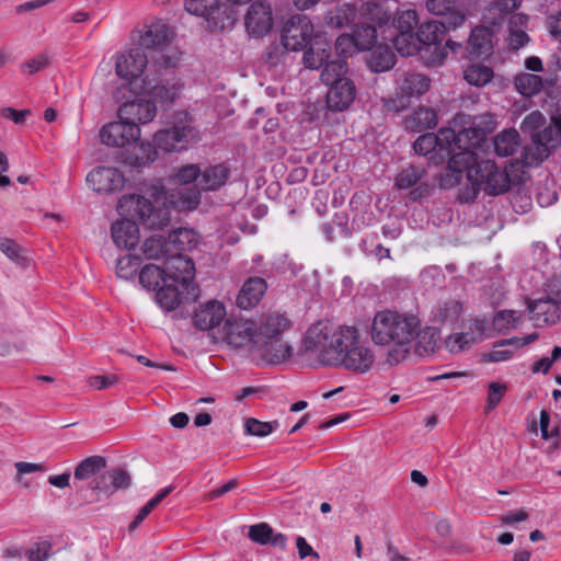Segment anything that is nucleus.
Instances as JSON below:
<instances>
[{
  "mask_svg": "<svg viewBox=\"0 0 561 561\" xmlns=\"http://www.w3.org/2000/svg\"><path fill=\"white\" fill-rule=\"evenodd\" d=\"M476 128H465L458 134L451 128H440L437 134L426 133L421 135L413 144L415 153L420 156L431 154L434 163H443L462 150L465 142L471 135H476Z\"/></svg>",
  "mask_w": 561,
  "mask_h": 561,
  "instance_id": "0eeeda50",
  "label": "nucleus"
},
{
  "mask_svg": "<svg viewBox=\"0 0 561 561\" xmlns=\"http://www.w3.org/2000/svg\"><path fill=\"white\" fill-rule=\"evenodd\" d=\"M483 354L482 362L484 363H502L512 359L515 353L511 350H496Z\"/></svg>",
  "mask_w": 561,
  "mask_h": 561,
  "instance_id": "338daca9",
  "label": "nucleus"
},
{
  "mask_svg": "<svg viewBox=\"0 0 561 561\" xmlns=\"http://www.w3.org/2000/svg\"><path fill=\"white\" fill-rule=\"evenodd\" d=\"M363 11L367 19L375 21L378 28L386 34H396L398 32H413L417 25V14L414 10H405L393 18L383 11L381 2H363Z\"/></svg>",
  "mask_w": 561,
  "mask_h": 561,
  "instance_id": "1a4fd4ad",
  "label": "nucleus"
},
{
  "mask_svg": "<svg viewBox=\"0 0 561 561\" xmlns=\"http://www.w3.org/2000/svg\"><path fill=\"white\" fill-rule=\"evenodd\" d=\"M425 176V170L420 167L409 165L401 170L396 176V187L398 190H410L409 198L419 201L430 195L432 186L426 182H422Z\"/></svg>",
  "mask_w": 561,
  "mask_h": 561,
  "instance_id": "4468645a",
  "label": "nucleus"
},
{
  "mask_svg": "<svg viewBox=\"0 0 561 561\" xmlns=\"http://www.w3.org/2000/svg\"><path fill=\"white\" fill-rule=\"evenodd\" d=\"M313 26L305 14L293 15L282 31V44L287 50L298 51L313 41Z\"/></svg>",
  "mask_w": 561,
  "mask_h": 561,
  "instance_id": "9d476101",
  "label": "nucleus"
},
{
  "mask_svg": "<svg viewBox=\"0 0 561 561\" xmlns=\"http://www.w3.org/2000/svg\"><path fill=\"white\" fill-rule=\"evenodd\" d=\"M30 114L31 112L28 110H15L13 107H3L0 110L2 117L12 121L16 125L23 124Z\"/></svg>",
  "mask_w": 561,
  "mask_h": 561,
  "instance_id": "774afa93",
  "label": "nucleus"
},
{
  "mask_svg": "<svg viewBox=\"0 0 561 561\" xmlns=\"http://www.w3.org/2000/svg\"><path fill=\"white\" fill-rule=\"evenodd\" d=\"M267 289V284L262 277H250L241 287L237 297V305L243 310L254 308Z\"/></svg>",
  "mask_w": 561,
  "mask_h": 561,
  "instance_id": "393cba45",
  "label": "nucleus"
},
{
  "mask_svg": "<svg viewBox=\"0 0 561 561\" xmlns=\"http://www.w3.org/2000/svg\"><path fill=\"white\" fill-rule=\"evenodd\" d=\"M240 2H213L201 12L211 31L225 30L234 23V11L232 5Z\"/></svg>",
  "mask_w": 561,
  "mask_h": 561,
  "instance_id": "5701e85b",
  "label": "nucleus"
},
{
  "mask_svg": "<svg viewBox=\"0 0 561 561\" xmlns=\"http://www.w3.org/2000/svg\"><path fill=\"white\" fill-rule=\"evenodd\" d=\"M168 264V278L171 282L187 287L195 275V264L193 260L183 253L171 252L165 260Z\"/></svg>",
  "mask_w": 561,
  "mask_h": 561,
  "instance_id": "aec40b11",
  "label": "nucleus"
},
{
  "mask_svg": "<svg viewBox=\"0 0 561 561\" xmlns=\"http://www.w3.org/2000/svg\"><path fill=\"white\" fill-rule=\"evenodd\" d=\"M226 316L225 305L217 300H210L195 311L193 321L196 328L208 331L220 325Z\"/></svg>",
  "mask_w": 561,
  "mask_h": 561,
  "instance_id": "b1692460",
  "label": "nucleus"
},
{
  "mask_svg": "<svg viewBox=\"0 0 561 561\" xmlns=\"http://www.w3.org/2000/svg\"><path fill=\"white\" fill-rule=\"evenodd\" d=\"M420 325L421 319L412 312L385 309L374 314L367 333L376 346L388 347L386 362L394 366L410 356Z\"/></svg>",
  "mask_w": 561,
  "mask_h": 561,
  "instance_id": "7ed1b4c3",
  "label": "nucleus"
},
{
  "mask_svg": "<svg viewBox=\"0 0 561 561\" xmlns=\"http://www.w3.org/2000/svg\"><path fill=\"white\" fill-rule=\"evenodd\" d=\"M461 311L462 306L460 302L455 300L445 301L433 308L432 321L442 324H451L459 319Z\"/></svg>",
  "mask_w": 561,
  "mask_h": 561,
  "instance_id": "37998d69",
  "label": "nucleus"
},
{
  "mask_svg": "<svg viewBox=\"0 0 561 561\" xmlns=\"http://www.w3.org/2000/svg\"><path fill=\"white\" fill-rule=\"evenodd\" d=\"M381 38L385 42L392 43L397 51L403 57L414 56L420 51H424L419 32H398L396 34H386V31H382Z\"/></svg>",
  "mask_w": 561,
  "mask_h": 561,
  "instance_id": "a878e982",
  "label": "nucleus"
},
{
  "mask_svg": "<svg viewBox=\"0 0 561 561\" xmlns=\"http://www.w3.org/2000/svg\"><path fill=\"white\" fill-rule=\"evenodd\" d=\"M440 342V332L435 327L421 325L417 329L414 340V352L416 355L424 357L434 354Z\"/></svg>",
  "mask_w": 561,
  "mask_h": 561,
  "instance_id": "c85d7f7f",
  "label": "nucleus"
},
{
  "mask_svg": "<svg viewBox=\"0 0 561 561\" xmlns=\"http://www.w3.org/2000/svg\"><path fill=\"white\" fill-rule=\"evenodd\" d=\"M357 14L356 2H343L334 9L329 10L324 21L329 27L341 28L355 21Z\"/></svg>",
  "mask_w": 561,
  "mask_h": 561,
  "instance_id": "473e14b6",
  "label": "nucleus"
},
{
  "mask_svg": "<svg viewBox=\"0 0 561 561\" xmlns=\"http://www.w3.org/2000/svg\"><path fill=\"white\" fill-rule=\"evenodd\" d=\"M18 474L15 477V481L23 484L24 488H28L27 482H22V476L34 473V472H44L46 470V467L43 463H33V462H25V461H19L14 465Z\"/></svg>",
  "mask_w": 561,
  "mask_h": 561,
  "instance_id": "680f3d73",
  "label": "nucleus"
},
{
  "mask_svg": "<svg viewBox=\"0 0 561 561\" xmlns=\"http://www.w3.org/2000/svg\"><path fill=\"white\" fill-rule=\"evenodd\" d=\"M538 339V334L537 333H531V334H528L524 337H517V336H514V337H511V339H505V340H501V341H497L494 343V347L495 348H499V347H504V346H516V347H523V346H526L530 343H533L534 341H536Z\"/></svg>",
  "mask_w": 561,
  "mask_h": 561,
  "instance_id": "69168bd1",
  "label": "nucleus"
},
{
  "mask_svg": "<svg viewBox=\"0 0 561 561\" xmlns=\"http://www.w3.org/2000/svg\"><path fill=\"white\" fill-rule=\"evenodd\" d=\"M157 148L156 144L141 142L127 153L124 161L131 168L146 167L157 159Z\"/></svg>",
  "mask_w": 561,
  "mask_h": 561,
  "instance_id": "c9c22d12",
  "label": "nucleus"
},
{
  "mask_svg": "<svg viewBox=\"0 0 561 561\" xmlns=\"http://www.w3.org/2000/svg\"><path fill=\"white\" fill-rule=\"evenodd\" d=\"M147 65L148 57L144 49L135 47L116 57L115 71L128 84H137L138 81L141 82V79H144L142 75Z\"/></svg>",
  "mask_w": 561,
  "mask_h": 561,
  "instance_id": "9b49d317",
  "label": "nucleus"
},
{
  "mask_svg": "<svg viewBox=\"0 0 561 561\" xmlns=\"http://www.w3.org/2000/svg\"><path fill=\"white\" fill-rule=\"evenodd\" d=\"M430 79L421 73L407 72L399 80V89L403 96H420L427 92Z\"/></svg>",
  "mask_w": 561,
  "mask_h": 561,
  "instance_id": "72a5a7b5",
  "label": "nucleus"
},
{
  "mask_svg": "<svg viewBox=\"0 0 561 561\" xmlns=\"http://www.w3.org/2000/svg\"><path fill=\"white\" fill-rule=\"evenodd\" d=\"M320 79L325 84H334L341 80H344L343 75L347 71V62L343 58H336L334 60L327 59L321 68Z\"/></svg>",
  "mask_w": 561,
  "mask_h": 561,
  "instance_id": "a18cd8bd",
  "label": "nucleus"
},
{
  "mask_svg": "<svg viewBox=\"0 0 561 561\" xmlns=\"http://www.w3.org/2000/svg\"><path fill=\"white\" fill-rule=\"evenodd\" d=\"M291 325L285 312L266 313L256 327L254 346L270 364H279L291 356V346L283 341V335Z\"/></svg>",
  "mask_w": 561,
  "mask_h": 561,
  "instance_id": "423d86ee",
  "label": "nucleus"
},
{
  "mask_svg": "<svg viewBox=\"0 0 561 561\" xmlns=\"http://www.w3.org/2000/svg\"><path fill=\"white\" fill-rule=\"evenodd\" d=\"M106 467V460L102 456H90L78 463L75 469V480L83 481L93 478Z\"/></svg>",
  "mask_w": 561,
  "mask_h": 561,
  "instance_id": "c03bdc74",
  "label": "nucleus"
},
{
  "mask_svg": "<svg viewBox=\"0 0 561 561\" xmlns=\"http://www.w3.org/2000/svg\"><path fill=\"white\" fill-rule=\"evenodd\" d=\"M179 285L174 282H165L156 290V302L165 311L175 310L181 302V291Z\"/></svg>",
  "mask_w": 561,
  "mask_h": 561,
  "instance_id": "f704fd0d",
  "label": "nucleus"
},
{
  "mask_svg": "<svg viewBox=\"0 0 561 561\" xmlns=\"http://www.w3.org/2000/svg\"><path fill=\"white\" fill-rule=\"evenodd\" d=\"M101 141L114 148L125 147L140 138V128L126 119L105 124L100 130Z\"/></svg>",
  "mask_w": 561,
  "mask_h": 561,
  "instance_id": "f8f14e48",
  "label": "nucleus"
},
{
  "mask_svg": "<svg viewBox=\"0 0 561 561\" xmlns=\"http://www.w3.org/2000/svg\"><path fill=\"white\" fill-rule=\"evenodd\" d=\"M87 182L95 192L110 194L122 190L126 180L117 168L102 165L88 173Z\"/></svg>",
  "mask_w": 561,
  "mask_h": 561,
  "instance_id": "ddd939ff",
  "label": "nucleus"
},
{
  "mask_svg": "<svg viewBox=\"0 0 561 561\" xmlns=\"http://www.w3.org/2000/svg\"><path fill=\"white\" fill-rule=\"evenodd\" d=\"M131 479L127 471L122 469H113L107 471L106 474L101 477L92 490L103 491L106 494H113L114 492L127 489L130 485Z\"/></svg>",
  "mask_w": 561,
  "mask_h": 561,
  "instance_id": "7c9ffc66",
  "label": "nucleus"
},
{
  "mask_svg": "<svg viewBox=\"0 0 561 561\" xmlns=\"http://www.w3.org/2000/svg\"><path fill=\"white\" fill-rule=\"evenodd\" d=\"M173 32L168 24L162 21L152 22L145 25L139 31V45L147 49L162 50L172 41Z\"/></svg>",
  "mask_w": 561,
  "mask_h": 561,
  "instance_id": "6ab92c4d",
  "label": "nucleus"
},
{
  "mask_svg": "<svg viewBox=\"0 0 561 561\" xmlns=\"http://www.w3.org/2000/svg\"><path fill=\"white\" fill-rule=\"evenodd\" d=\"M396 65V55L387 44H379L373 49L368 66L374 72L390 70Z\"/></svg>",
  "mask_w": 561,
  "mask_h": 561,
  "instance_id": "4c0bfd02",
  "label": "nucleus"
},
{
  "mask_svg": "<svg viewBox=\"0 0 561 561\" xmlns=\"http://www.w3.org/2000/svg\"><path fill=\"white\" fill-rule=\"evenodd\" d=\"M256 324L251 320H226L222 339L232 347L254 345Z\"/></svg>",
  "mask_w": 561,
  "mask_h": 561,
  "instance_id": "a211bd4d",
  "label": "nucleus"
},
{
  "mask_svg": "<svg viewBox=\"0 0 561 561\" xmlns=\"http://www.w3.org/2000/svg\"><path fill=\"white\" fill-rule=\"evenodd\" d=\"M456 2H425L428 12L440 18V20L427 21L420 25L417 32L425 53H431L427 59L430 65H440L446 58L445 48L442 42L448 30L461 25L465 13L456 8Z\"/></svg>",
  "mask_w": 561,
  "mask_h": 561,
  "instance_id": "39448f33",
  "label": "nucleus"
},
{
  "mask_svg": "<svg viewBox=\"0 0 561 561\" xmlns=\"http://www.w3.org/2000/svg\"><path fill=\"white\" fill-rule=\"evenodd\" d=\"M408 128L414 131L433 129L437 125V115L434 110L425 106L417 107L407 121Z\"/></svg>",
  "mask_w": 561,
  "mask_h": 561,
  "instance_id": "79ce46f5",
  "label": "nucleus"
},
{
  "mask_svg": "<svg viewBox=\"0 0 561 561\" xmlns=\"http://www.w3.org/2000/svg\"><path fill=\"white\" fill-rule=\"evenodd\" d=\"M49 65V58L45 54H39L22 65V70L27 75L36 73Z\"/></svg>",
  "mask_w": 561,
  "mask_h": 561,
  "instance_id": "e2e57ef3",
  "label": "nucleus"
},
{
  "mask_svg": "<svg viewBox=\"0 0 561 561\" xmlns=\"http://www.w3.org/2000/svg\"><path fill=\"white\" fill-rule=\"evenodd\" d=\"M0 251L16 265L26 266L28 264L23 248L13 239L0 238Z\"/></svg>",
  "mask_w": 561,
  "mask_h": 561,
  "instance_id": "3c124183",
  "label": "nucleus"
},
{
  "mask_svg": "<svg viewBox=\"0 0 561 561\" xmlns=\"http://www.w3.org/2000/svg\"><path fill=\"white\" fill-rule=\"evenodd\" d=\"M157 115V105L151 100L136 96L133 101L123 103L118 107L117 116L130 124L145 125L150 123Z\"/></svg>",
  "mask_w": 561,
  "mask_h": 561,
  "instance_id": "dca6fc26",
  "label": "nucleus"
},
{
  "mask_svg": "<svg viewBox=\"0 0 561 561\" xmlns=\"http://www.w3.org/2000/svg\"><path fill=\"white\" fill-rule=\"evenodd\" d=\"M141 263V260L137 255L131 254H124L117 259L116 262V275L119 278L129 280L134 279L139 265Z\"/></svg>",
  "mask_w": 561,
  "mask_h": 561,
  "instance_id": "09e8293b",
  "label": "nucleus"
},
{
  "mask_svg": "<svg viewBox=\"0 0 561 561\" xmlns=\"http://www.w3.org/2000/svg\"><path fill=\"white\" fill-rule=\"evenodd\" d=\"M118 214L124 217L112 224L111 234L114 243L121 249H133L139 242V228L137 221L149 229H163L169 217L141 195L129 194L119 198Z\"/></svg>",
  "mask_w": 561,
  "mask_h": 561,
  "instance_id": "20e7f679",
  "label": "nucleus"
},
{
  "mask_svg": "<svg viewBox=\"0 0 561 561\" xmlns=\"http://www.w3.org/2000/svg\"><path fill=\"white\" fill-rule=\"evenodd\" d=\"M506 390L507 387L504 383L496 381L489 383L485 413L493 411L501 403Z\"/></svg>",
  "mask_w": 561,
  "mask_h": 561,
  "instance_id": "13d9d810",
  "label": "nucleus"
},
{
  "mask_svg": "<svg viewBox=\"0 0 561 561\" xmlns=\"http://www.w3.org/2000/svg\"><path fill=\"white\" fill-rule=\"evenodd\" d=\"M301 350L320 366L343 368L354 374H367L375 364L374 351L354 325H340L332 332L328 324L317 322L307 330Z\"/></svg>",
  "mask_w": 561,
  "mask_h": 561,
  "instance_id": "f257e3e1",
  "label": "nucleus"
},
{
  "mask_svg": "<svg viewBox=\"0 0 561 561\" xmlns=\"http://www.w3.org/2000/svg\"><path fill=\"white\" fill-rule=\"evenodd\" d=\"M550 154V148L545 144L535 141L531 137V145L524 148L523 162L528 167H537Z\"/></svg>",
  "mask_w": 561,
  "mask_h": 561,
  "instance_id": "49530a36",
  "label": "nucleus"
},
{
  "mask_svg": "<svg viewBox=\"0 0 561 561\" xmlns=\"http://www.w3.org/2000/svg\"><path fill=\"white\" fill-rule=\"evenodd\" d=\"M327 105L329 110L343 112L350 107L356 96V88L352 80L344 79L334 84H329Z\"/></svg>",
  "mask_w": 561,
  "mask_h": 561,
  "instance_id": "4be33fe9",
  "label": "nucleus"
},
{
  "mask_svg": "<svg viewBox=\"0 0 561 561\" xmlns=\"http://www.w3.org/2000/svg\"><path fill=\"white\" fill-rule=\"evenodd\" d=\"M528 311L530 320L538 328L554 324L560 319V307L551 297L529 301Z\"/></svg>",
  "mask_w": 561,
  "mask_h": 561,
  "instance_id": "412c9836",
  "label": "nucleus"
},
{
  "mask_svg": "<svg viewBox=\"0 0 561 561\" xmlns=\"http://www.w3.org/2000/svg\"><path fill=\"white\" fill-rule=\"evenodd\" d=\"M172 252L183 253L197 247L198 234L190 228H179L168 236Z\"/></svg>",
  "mask_w": 561,
  "mask_h": 561,
  "instance_id": "e433bc0d",
  "label": "nucleus"
},
{
  "mask_svg": "<svg viewBox=\"0 0 561 561\" xmlns=\"http://www.w3.org/2000/svg\"><path fill=\"white\" fill-rule=\"evenodd\" d=\"M53 546L49 541L44 540L34 543V546L27 551L30 561H46L51 554Z\"/></svg>",
  "mask_w": 561,
  "mask_h": 561,
  "instance_id": "052dcab7",
  "label": "nucleus"
},
{
  "mask_svg": "<svg viewBox=\"0 0 561 561\" xmlns=\"http://www.w3.org/2000/svg\"><path fill=\"white\" fill-rule=\"evenodd\" d=\"M477 341L478 339L472 331V327H470V331L449 335L445 343L450 353H458L470 347L472 344L477 343Z\"/></svg>",
  "mask_w": 561,
  "mask_h": 561,
  "instance_id": "603ef678",
  "label": "nucleus"
},
{
  "mask_svg": "<svg viewBox=\"0 0 561 561\" xmlns=\"http://www.w3.org/2000/svg\"><path fill=\"white\" fill-rule=\"evenodd\" d=\"M335 50L339 58L346 60L348 56H352L359 50L355 35L341 34L335 41Z\"/></svg>",
  "mask_w": 561,
  "mask_h": 561,
  "instance_id": "6e6d98bb",
  "label": "nucleus"
},
{
  "mask_svg": "<svg viewBox=\"0 0 561 561\" xmlns=\"http://www.w3.org/2000/svg\"><path fill=\"white\" fill-rule=\"evenodd\" d=\"M141 250L149 260H167L172 252L168 237L164 238L158 234L147 238Z\"/></svg>",
  "mask_w": 561,
  "mask_h": 561,
  "instance_id": "58836bf2",
  "label": "nucleus"
},
{
  "mask_svg": "<svg viewBox=\"0 0 561 561\" xmlns=\"http://www.w3.org/2000/svg\"><path fill=\"white\" fill-rule=\"evenodd\" d=\"M485 141L484 135L477 129L465 142L462 150L450 158L445 171L439 175V185L443 188H450L458 185L466 172L470 186L462 188L459 193L461 202H472L480 191L489 195L505 193L511 185L507 173L501 170L494 161H478L477 149Z\"/></svg>",
  "mask_w": 561,
  "mask_h": 561,
  "instance_id": "f03ea898",
  "label": "nucleus"
},
{
  "mask_svg": "<svg viewBox=\"0 0 561 561\" xmlns=\"http://www.w3.org/2000/svg\"><path fill=\"white\" fill-rule=\"evenodd\" d=\"M518 319L519 317L516 311L501 310L494 316L492 325L497 332L504 333L517 328Z\"/></svg>",
  "mask_w": 561,
  "mask_h": 561,
  "instance_id": "5fc2aeb1",
  "label": "nucleus"
},
{
  "mask_svg": "<svg viewBox=\"0 0 561 561\" xmlns=\"http://www.w3.org/2000/svg\"><path fill=\"white\" fill-rule=\"evenodd\" d=\"M516 90L525 96H533L542 88V79L534 73H520L514 81Z\"/></svg>",
  "mask_w": 561,
  "mask_h": 561,
  "instance_id": "de8ad7c7",
  "label": "nucleus"
},
{
  "mask_svg": "<svg viewBox=\"0 0 561 561\" xmlns=\"http://www.w3.org/2000/svg\"><path fill=\"white\" fill-rule=\"evenodd\" d=\"M330 43L316 36L304 54L302 59L305 67L312 70L322 68L324 61L330 58Z\"/></svg>",
  "mask_w": 561,
  "mask_h": 561,
  "instance_id": "c756f323",
  "label": "nucleus"
},
{
  "mask_svg": "<svg viewBox=\"0 0 561 561\" xmlns=\"http://www.w3.org/2000/svg\"><path fill=\"white\" fill-rule=\"evenodd\" d=\"M278 427V422H262L254 417H249L244 423L247 434L257 437H265Z\"/></svg>",
  "mask_w": 561,
  "mask_h": 561,
  "instance_id": "864d4df0",
  "label": "nucleus"
},
{
  "mask_svg": "<svg viewBox=\"0 0 561 561\" xmlns=\"http://www.w3.org/2000/svg\"><path fill=\"white\" fill-rule=\"evenodd\" d=\"M244 24L250 36L262 37L266 35L273 25L270 2H251L244 18Z\"/></svg>",
  "mask_w": 561,
  "mask_h": 561,
  "instance_id": "f3484780",
  "label": "nucleus"
},
{
  "mask_svg": "<svg viewBox=\"0 0 561 561\" xmlns=\"http://www.w3.org/2000/svg\"><path fill=\"white\" fill-rule=\"evenodd\" d=\"M273 528L266 523H260L256 525H252L249 528L248 536L249 538L260 545H268L271 541Z\"/></svg>",
  "mask_w": 561,
  "mask_h": 561,
  "instance_id": "bf43d9fd",
  "label": "nucleus"
},
{
  "mask_svg": "<svg viewBox=\"0 0 561 561\" xmlns=\"http://www.w3.org/2000/svg\"><path fill=\"white\" fill-rule=\"evenodd\" d=\"M360 14L364 22L360 25H356L354 28V35L357 42L359 50H369L377 46V27L378 24L375 21L368 20L363 11V4L360 5Z\"/></svg>",
  "mask_w": 561,
  "mask_h": 561,
  "instance_id": "2f4dec72",
  "label": "nucleus"
},
{
  "mask_svg": "<svg viewBox=\"0 0 561 561\" xmlns=\"http://www.w3.org/2000/svg\"><path fill=\"white\" fill-rule=\"evenodd\" d=\"M519 134L516 129H506L496 135L493 139L495 153L499 157H510L519 147Z\"/></svg>",
  "mask_w": 561,
  "mask_h": 561,
  "instance_id": "a19ab883",
  "label": "nucleus"
},
{
  "mask_svg": "<svg viewBox=\"0 0 561 561\" xmlns=\"http://www.w3.org/2000/svg\"><path fill=\"white\" fill-rule=\"evenodd\" d=\"M147 95L152 99L151 101L160 104H169L174 102V100L179 96V93L182 89V84L180 80L172 79H160L159 81H154L148 75L141 79V84L139 85Z\"/></svg>",
  "mask_w": 561,
  "mask_h": 561,
  "instance_id": "2eb2a0df",
  "label": "nucleus"
},
{
  "mask_svg": "<svg viewBox=\"0 0 561 561\" xmlns=\"http://www.w3.org/2000/svg\"><path fill=\"white\" fill-rule=\"evenodd\" d=\"M492 50V33L489 28L483 26H476L471 30L466 46L468 58H478L482 55H488Z\"/></svg>",
  "mask_w": 561,
  "mask_h": 561,
  "instance_id": "cd10ccee",
  "label": "nucleus"
},
{
  "mask_svg": "<svg viewBox=\"0 0 561 561\" xmlns=\"http://www.w3.org/2000/svg\"><path fill=\"white\" fill-rule=\"evenodd\" d=\"M202 138L194 116L188 111H179L172 116L171 126L157 131L153 136L156 146L168 152L186 150Z\"/></svg>",
  "mask_w": 561,
  "mask_h": 561,
  "instance_id": "6e6552de",
  "label": "nucleus"
},
{
  "mask_svg": "<svg viewBox=\"0 0 561 561\" xmlns=\"http://www.w3.org/2000/svg\"><path fill=\"white\" fill-rule=\"evenodd\" d=\"M507 32H508L507 42H508V46L512 49L517 50L519 48H523L529 42L528 34L526 33V31H524L522 28L510 30V27H507Z\"/></svg>",
  "mask_w": 561,
  "mask_h": 561,
  "instance_id": "0e129e2a",
  "label": "nucleus"
},
{
  "mask_svg": "<svg viewBox=\"0 0 561 561\" xmlns=\"http://www.w3.org/2000/svg\"><path fill=\"white\" fill-rule=\"evenodd\" d=\"M202 170L197 164H186L176 169L174 180L180 184L196 183L198 187V180L201 179Z\"/></svg>",
  "mask_w": 561,
  "mask_h": 561,
  "instance_id": "4d7b16f0",
  "label": "nucleus"
},
{
  "mask_svg": "<svg viewBox=\"0 0 561 561\" xmlns=\"http://www.w3.org/2000/svg\"><path fill=\"white\" fill-rule=\"evenodd\" d=\"M139 284L147 290H156L163 283L169 282L167 271L156 264H147L138 273Z\"/></svg>",
  "mask_w": 561,
  "mask_h": 561,
  "instance_id": "ea45409f",
  "label": "nucleus"
},
{
  "mask_svg": "<svg viewBox=\"0 0 561 561\" xmlns=\"http://www.w3.org/2000/svg\"><path fill=\"white\" fill-rule=\"evenodd\" d=\"M230 178V168L225 163L209 165L202 171L198 180V188L202 191H217L224 186Z\"/></svg>",
  "mask_w": 561,
  "mask_h": 561,
  "instance_id": "bb28decb",
  "label": "nucleus"
},
{
  "mask_svg": "<svg viewBox=\"0 0 561 561\" xmlns=\"http://www.w3.org/2000/svg\"><path fill=\"white\" fill-rule=\"evenodd\" d=\"M465 80L476 87L485 85L493 78V70L483 65H471L463 73Z\"/></svg>",
  "mask_w": 561,
  "mask_h": 561,
  "instance_id": "8fccbe9b",
  "label": "nucleus"
}]
</instances>
